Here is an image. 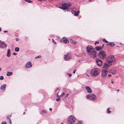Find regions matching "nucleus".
Masks as SVG:
<instances>
[{
    "label": "nucleus",
    "instance_id": "ea45409f",
    "mask_svg": "<svg viewBox=\"0 0 124 124\" xmlns=\"http://www.w3.org/2000/svg\"><path fill=\"white\" fill-rule=\"evenodd\" d=\"M13 54L14 55H16V54H17V53H13Z\"/></svg>",
    "mask_w": 124,
    "mask_h": 124
},
{
    "label": "nucleus",
    "instance_id": "4468645a",
    "mask_svg": "<svg viewBox=\"0 0 124 124\" xmlns=\"http://www.w3.org/2000/svg\"><path fill=\"white\" fill-rule=\"evenodd\" d=\"M60 41L63 42L64 43H67V42L69 43V41L68 39L66 38H63L60 40Z\"/></svg>",
    "mask_w": 124,
    "mask_h": 124
},
{
    "label": "nucleus",
    "instance_id": "f8f14e48",
    "mask_svg": "<svg viewBox=\"0 0 124 124\" xmlns=\"http://www.w3.org/2000/svg\"><path fill=\"white\" fill-rule=\"evenodd\" d=\"M97 64L99 66H101L102 64V61L99 58H97L96 60Z\"/></svg>",
    "mask_w": 124,
    "mask_h": 124
},
{
    "label": "nucleus",
    "instance_id": "6e6552de",
    "mask_svg": "<svg viewBox=\"0 0 124 124\" xmlns=\"http://www.w3.org/2000/svg\"><path fill=\"white\" fill-rule=\"evenodd\" d=\"M94 49L92 46L90 45L86 47V51L88 53L94 50Z\"/></svg>",
    "mask_w": 124,
    "mask_h": 124
},
{
    "label": "nucleus",
    "instance_id": "6ab92c4d",
    "mask_svg": "<svg viewBox=\"0 0 124 124\" xmlns=\"http://www.w3.org/2000/svg\"><path fill=\"white\" fill-rule=\"evenodd\" d=\"M60 91V90L58 88H57L55 91V93H56V94L57 95V97L59 98V95H58V93Z\"/></svg>",
    "mask_w": 124,
    "mask_h": 124
},
{
    "label": "nucleus",
    "instance_id": "c85d7f7f",
    "mask_svg": "<svg viewBox=\"0 0 124 124\" xmlns=\"http://www.w3.org/2000/svg\"><path fill=\"white\" fill-rule=\"evenodd\" d=\"M26 1L27 2H28L30 3L32 2V1L30 0H24Z\"/></svg>",
    "mask_w": 124,
    "mask_h": 124
},
{
    "label": "nucleus",
    "instance_id": "20e7f679",
    "mask_svg": "<svg viewBox=\"0 0 124 124\" xmlns=\"http://www.w3.org/2000/svg\"><path fill=\"white\" fill-rule=\"evenodd\" d=\"M98 55L100 57L103 59L107 57V55L106 53L103 51H100L98 53Z\"/></svg>",
    "mask_w": 124,
    "mask_h": 124
},
{
    "label": "nucleus",
    "instance_id": "9b49d317",
    "mask_svg": "<svg viewBox=\"0 0 124 124\" xmlns=\"http://www.w3.org/2000/svg\"><path fill=\"white\" fill-rule=\"evenodd\" d=\"M108 63H105L104 65H103V68L104 69H107L112 64H108Z\"/></svg>",
    "mask_w": 124,
    "mask_h": 124
},
{
    "label": "nucleus",
    "instance_id": "f03ea898",
    "mask_svg": "<svg viewBox=\"0 0 124 124\" xmlns=\"http://www.w3.org/2000/svg\"><path fill=\"white\" fill-rule=\"evenodd\" d=\"M115 61V57L112 55L108 57L106 59V63L111 64V63H114Z\"/></svg>",
    "mask_w": 124,
    "mask_h": 124
},
{
    "label": "nucleus",
    "instance_id": "ddd939ff",
    "mask_svg": "<svg viewBox=\"0 0 124 124\" xmlns=\"http://www.w3.org/2000/svg\"><path fill=\"white\" fill-rule=\"evenodd\" d=\"M71 58V54H68L66 55H64V58L66 60H68Z\"/></svg>",
    "mask_w": 124,
    "mask_h": 124
},
{
    "label": "nucleus",
    "instance_id": "f3484780",
    "mask_svg": "<svg viewBox=\"0 0 124 124\" xmlns=\"http://www.w3.org/2000/svg\"><path fill=\"white\" fill-rule=\"evenodd\" d=\"M85 88L87 90L88 93H91L92 92V91L91 89L89 86H86L85 87Z\"/></svg>",
    "mask_w": 124,
    "mask_h": 124
},
{
    "label": "nucleus",
    "instance_id": "4be33fe9",
    "mask_svg": "<svg viewBox=\"0 0 124 124\" xmlns=\"http://www.w3.org/2000/svg\"><path fill=\"white\" fill-rule=\"evenodd\" d=\"M113 43V42H109L108 44H107V45H110L112 47L113 46L115 45V44Z\"/></svg>",
    "mask_w": 124,
    "mask_h": 124
},
{
    "label": "nucleus",
    "instance_id": "a878e982",
    "mask_svg": "<svg viewBox=\"0 0 124 124\" xmlns=\"http://www.w3.org/2000/svg\"><path fill=\"white\" fill-rule=\"evenodd\" d=\"M102 41L106 43H109V42L107 40H106L105 39H103V40H102Z\"/></svg>",
    "mask_w": 124,
    "mask_h": 124
},
{
    "label": "nucleus",
    "instance_id": "864d4df0",
    "mask_svg": "<svg viewBox=\"0 0 124 124\" xmlns=\"http://www.w3.org/2000/svg\"><path fill=\"white\" fill-rule=\"evenodd\" d=\"M1 70V68H0V71Z\"/></svg>",
    "mask_w": 124,
    "mask_h": 124
},
{
    "label": "nucleus",
    "instance_id": "b1692460",
    "mask_svg": "<svg viewBox=\"0 0 124 124\" xmlns=\"http://www.w3.org/2000/svg\"><path fill=\"white\" fill-rule=\"evenodd\" d=\"M19 50V48L18 47H16L15 48V51L16 52H18Z\"/></svg>",
    "mask_w": 124,
    "mask_h": 124
},
{
    "label": "nucleus",
    "instance_id": "412c9836",
    "mask_svg": "<svg viewBox=\"0 0 124 124\" xmlns=\"http://www.w3.org/2000/svg\"><path fill=\"white\" fill-rule=\"evenodd\" d=\"M10 49H8L7 51V57H9L10 56Z\"/></svg>",
    "mask_w": 124,
    "mask_h": 124
},
{
    "label": "nucleus",
    "instance_id": "2eb2a0df",
    "mask_svg": "<svg viewBox=\"0 0 124 124\" xmlns=\"http://www.w3.org/2000/svg\"><path fill=\"white\" fill-rule=\"evenodd\" d=\"M32 64L31 62H29L26 64L25 67L26 68H29L32 67Z\"/></svg>",
    "mask_w": 124,
    "mask_h": 124
},
{
    "label": "nucleus",
    "instance_id": "c03bdc74",
    "mask_svg": "<svg viewBox=\"0 0 124 124\" xmlns=\"http://www.w3.org/2000/svg\"><path fill=\"white\" fill-rule=\"evenodd\" d=\"M19 40V39L18 38H16V40L17 41H18Z\"/></svg>",
    "mask_w": 124,
    "mask_h": 124
},
{
    "label": "nucleus",
    "instance_id": "c756f323",
    "mask_svg": "<svg viewBox=\"0 0 124 124\" xmlns=\"http://www.w3.org/2000/svg\"><path fill=\"white\" fill-rule=\"evenodd\" d=\"M41 55H39L38 56L36 57H35V58L36 59V58H41Z\"/></svg>",
    "mask_w": 124,
    "mask_h": 124
},
{
    "label": "nucleus",
    "instance_id": "4c0bfd02",
    "mask_svg": "<svg viewBox=\"0 0 124 124\" xmlns=\"http://www.w3.org/2000/svg\"><path fill=\"white\" fill-rule=\"evenodd\" d=\"M67 74L68 75V76L69 77H70L71 76V74H69L67 73Z\"/></svg>",
    "mask_w": 124,
    "mask_h": 124
},
{
    "label": "nucleus",
    "instance_id": "473e14b6",
    "mask_svg": "<svg viewBox=\"0 0 124 124\" xmlns=\"http://www.w3.org/2000/svg\"><path fill=\"white\" fill-rule=\"evenodd\" d=\"M1 124H7V123L6 122H3L1 123Z\"/></svg>",
    "mask_w": 124,
    "mask_h": 124
},
{
    "label": "nucleus",
    "instance_id": "39448f33",
    "mask_svg": "<svg viewBox=\"0 0 124 124\" xmlns=\"http://www.w3.org/2000/svg\"><path fill=\"white\" fill-rule=\"evenodd\" d=\"M86 97L87 99L92 101H94L96 99V96L93 94L87 95Z\"/></svg>",
    "mask_w": 124,
    "mask_h": 124
},
{
    "label": "nucleus",
    "instance_id": "72a5a7b5",
    "mask_svg": "<svg viewBox=\"0 0 124 124\" xmlns=\"http://www.w3.org/2000/svg\"><path fill=\"white\" fill-rule=\"evenodd\" d=\"M69 40H70V43H71L72 44V43H73V41L72 39H69Z\"/></svg>",
    "mask_w": 124,
    "mask_h": 124
},
{
    "label": "nucleus",
    "instance_id": "a19ab883",
    "mask_svg": "<svg viewBox=\"0 0 124 124\" xmlns=\"http://www.w3.org/2000/svg\"><path fill=\"white\" fill-rule=\"evenodd\" d=\"M68 95H69L68 93H67V94L65 96V97H67Z\"/></svg>",
    "mask_w": 124,
    "mask_h": 124
},
{
    "label": "nucleus",
    "instance_id": "2f4dec72",
    "mask_svg": "<svg viewBox=\"0 0 124 124\" xmlns=\"http://www.w3.org/2000/svg\"><path fill=\"white\" fill-rule=\"evenodd\" d=\"M4 78L3 77V76H1L0 77V79L1 80H2Z\"/></svg>",
    "mask_w": 124,
    "mask_h": 124
},
{
    "label": "nucleus",
    "instance_id": "680f3d73",
    "mask_svg": "<svg viewBox=\"0 0 124 124\" xmlns=\"http://www.w3.org/2000/svg\"><path fill=\"white\" fill-rule=\"evenodd\" d=\"M25 112H24V113H23V114H25Z\"/></svg>",
    "mask_w": 124,
    "mask_h": 124
},
{
    "label": "nucleus",
    "instance_id": "e433bc0d",
    "mask_svg": "<svg viewBox=\"0 0 124 124\" xmlns=\"http://www.w3.org/2000/svg\"><path fill=\"white\" fill-rule=\"evenodd\" d=\"M8 119H9V122L10 124H11V120L9 118H8Z\"/></svg>",
    "mask_w": 124,
    "mask_h": 124
},
{
    "label": "nucleus",
    "instance_id": "de8ad7c7",
    "mask_svg": "<svg viewBox=\"0 0 124 124\" xmlns=\"http://www.w3.org/2000/svg\"><path fill=\"white\" fill-rule=\"evenodd\" d=\"M104 44H102L101 47V48H102L103 47H104Z\"/></svg>",
    "mask_w": 124,
    "mask_h": 124
},
{
    "label": "nucleus",
    "instance_id": "58836bf2",
    "mask_svg": "<svg viewBox=\"0 0 124 124\" xmlns=\"http://www.w3.org/2000/svg\"><path fill=\"white\" fill-rule=\"evenodd\" d=\"M76 42L75 41H73V43L72 44H76Z\"/></svg>",
    "mask_w": 124,
    "mask_h": 124
},
{
    "label": "nucleus",
    "instance_id": "5701e85b",
    "mask_svg": "<svg viewBox=\"0 0 124 124\" xmlns=\"http://www.w3.org/2000/svg\"><path fill=\"white\" fill-rule=\"evenodd\" d=\"M7 75L8 76H10L13 74V73L12 72H7Z\"/></svg>",
    "mask_w": 124,
    "mask_h": 124
},
{
    "label": "nucleus",
    "instance_id": "603ef678",
    "mask_svg": "<svg viewBox=\"0 0 124 124\" xmlns=\"http://www.w3.org/2000/svg\"><path fill=\"white\" fill-rule=\"evenodd\" d=\"M112 74H115V73H113V72H112Z\"/></svg>",
    "mask_w": 124,
    "mask_h": 124
},
{
    "label": "nucleus",
    "instance_id": "6e6d98bb",
    "mask_svg": "<svg viewBox=\"0 0 124 124\" xmlns=\"http://www.w3.org/2000/svg\"><path fill=\"white\" fill-rule=\"evenodd\" d=\"M1 30V29L0 28V31Z\"/></svg>",
    "mask_w": 124,
    "mask_h": 124
},
{
    "label": "nucleus",
    "instance_id": "c9c22d12",
    "mask_svg": "<svg viewBox=\"0 0 124 124\" xmlns=\"http://www.w3.org/2000/svg\"><path fill=\"white\" fill-rule=\"evenodd\" d=\"M52 41L54 44H56V42L53 39H52Z\"/></svg>",
    "mask_w": 124,
    "mask_h": 124
},
{
    "label": "nucleus",
    "instance_id": "a18cd8bd",
    "mask_svg": "<svg viewBox=\"0 0 124 124\" xmlns=\"http://www.w3.org/2000/svg\"><path fill=\"white\" fill-rule=\"evenodd\" d=\"M76 70H74V71H73V73H74L75 74V71H76Z\"/></svg>",
    "mask_w": 124,
    "mask_h": 124
},
{
    "label": "nucleus",
    "instance_id": "1a4fd4ad",
    "mask_svg": "<svg viewBox=\"0 0 124 124\" xmlns=\"http://www.w3.org/2000/svg\"><path fill=\"white\" fill-rule=\"evenodd\" d=\"M101 73V77H105L107 75L108 71L107 70H102Z\"/></svg>",
    "mask_w": 124,
    "mask_h": 124
},
{
    "label": "nucleus",
    "instance_id": "9d476101",
    "mask_svg": "<svg viewBox=\"0 0 124 124\" xmlns=\"http://www.w3.org/2000/svg\"><path fill=\"white\" fill-rule=\"evenodd\" d=\"M91 75L92 76H95L97 75L98 74V70L95 69L92 70L91 72Z\"/></svg>",
    "mask_w": 124,
    "mask_h": 124
},
{
    "label": "nucleus",
    "instance_id": "a211bd4d",
    "mask_svg": "<svg viewBox=\"0 0 124 124\" xmlns=\"http://www.w3.org/2000/svg\"><path fill=\"white\" fill-rule=\"evenodd\" d=\"M6 85L4 84L0 87V89L2 90H5L6 89Z\"/></svg>",
    "mask_w": 124,
    "mask_h": 124
},
{
    "label": "nucleus",
    "instance_id": "f257e3e1",
    "mask_svg": "<svg viewBox=\"0 0 124 124\" xmlns=\"http://www.w3.org/2000/svg\"><path fill=\"white\" fill-rule=\"evenodd\" d=\"M71 5V4L70 2L66 3L63 2L62 4V7H59V8L63 10H66L67 11H69L70 9L69 8Z\"/></svg>",
    "mask_w": 124,
    "mask_h": 124
},
{
    "label": "nucleus",
    "instance_id": "bf43d9fd",
    "mask_svg": "<svg viewBox=\"0 0 124 124\" xmlns=\"http://www.w3.org/2000/svg\"><path fill=\"white\" fill-rule=\"evenodd\" d=\"M40 1H41L42 0H39Z\"/></svg>",
    "mask_w": 124,
    "mask_h": 124
},
{
    "label": "nucleus",
    "instance_id": "09e8293b",
    "mask_svg": "<svg viewBox=\"0 0 124 124\" xmlns=\"http://www.w3.org/2000/svg\"><path fill=\"white\" fill-rule=\"evenodd\" d=\"M108 77H110L111 76V74H109L108 75Z\"/></svg>",
    "mask_w": 124,
    "mask_h": 124
},
{
    "label": "nucleus",
    "instance_id": "0eeeda50",
    "mask_svg": "<svg viewBox=\"0 0 124 124\" xmlns=\"http://www.w3.org/2000/svg\"><path fill=\"white\" fill-rule=\"evenodd\" d=\"M7 46V45L4 42H1L0 43V48L2 49L6 48Z\"/></svg>",
    "mask_w": 124,
    "mask_h": 124
},
{
    "label": "nucleus",
    "instance_id": "cd10ccee",
    "mask_svg": "<svg viewBox=\"0 0 124 124\" xmlns=\"http://www.w3.org/2000/svg\"><path fill=\"white\" fill-rule=\"evenodd\" d=\"M46 113V111L44 110H42L41 112V114H42V113Z\"/></svg>",
    "mask_w": 124,
    "mask_h": 124
},
{
    "label": "nucleus",
    "instance_id": "f704fd0d",
    "mask_svg": "<svg viewBox=\"0 0 124 124\" xmlns=\"http://www.w3.org/2000/svg\"><path fill=\"white\" fill-rule=\"evenodd\" d=\"M60 98H58L56 99V100L58 102L60 101Z\"/></svg>",
    "mask_w": 124,
    "mask_h": 124
},
{
    "label": "nucleus",
    "instance_id": "79ce46f5",
    "mask_svg": "<svg viewBox=\"0 0 124 124\" xmlns=\"http://www.w3.org/2000/svg\"><path fill=\"white\" fill-rule=\"evenodd\" d=\"M11 115L7 116V118L8 119V118H9L10 117Z\"/></svg>",
    "mask_w": 124,
    "mask_h": 124
},
{
    "label": "nucleus",
    "instance_id": "393cba45",
    "mask_svg": "<svg viewBox=\"0 0 124 124\" xmlns=\"http://www.w3.org/2000/svg\"><path fill=\"white\" fill-rule=\"evenodd\" d=\"M110 109L109 108H108L107 109V112L108 113H110L111 112L109 110Z\"/></svg>",
    "mask_w": 124,
    "mask_h": 124
},
{
    "label": "nucleus",
    "instance_id": "aec40b11",
    "mask_svg": "<svg viewBox=\"0 0 124 124\" xmlns=\"http://www.w3.org/2000/svg\"><path fill=\"white\" fill-rule=\"evenodd\" d=\"M94 49H96L97 51H98L102 49V48L101 47L97 46L95 47Z\"/></svg>",
    "mask_w": 124,
    "mask_h": 124
},
{
    "label": "nucleus",
    "instance_id": "3c124183",
    "mask_svg": "<svg viewBox=\"0 0 124 124\" xmlns=\"http://www.w3.org/2000/svg\"><path fill=\"white\" fill-rule=\"evenodd\" d=\"M114 82L113 81H112L111 82V83L112 84H113L114 83Z\"/></svg>",
    "mask_w": 124,
    "mask_h": 124
},
{
    "label": "nucleus",
    "instance_id": "37998d69",
    "mask_svg": "<svg viewBox=\"0 0 124 124\" xmlns=\"http://www.w3.org/2000/svg\"><path fill=\"white\" fill-rule=\"evenodd\" d=\"M99 43V42L98 41H96L95 42V44L96 45V44H98Z\"/></svg>",
    "mask_w": 124,
    "mask_h": 124
},
{
    "label": "nucleus",
    "instance_id": "7c9ffc66",
    "mask_svg": "<svg viewBox=\"0 0 124 124\" xmlns=\"http://www.w3.org/2000/svg\"><path fill=\"white\" fill-rule=\"evenodd\" d=\"M65 93L64 92H63L60 95L59 97H61L63 95H65Z\"/></svg>",
    "mask_w": 124,
    "mask_h": 124
},
{
    "label": "nucleus",
    "instance_id": "49530a36",
    "mask_svg": "<svg viewBox=\"0 0 124 124\" xmlns=\"http://www.w3.org/2000/svg\"><path fill=\"white\" fill-rule=\"evenodd\" d=\"M4 33H6V32H8V31H4Z\"/></svg>",
    "mask_w": 124,
    "mask_h": 124
},
{
    "label": "nucleus",
    "instance_id": "423d86ee",
    "mask_svg": "<svg viewBox=\"0 0 124 124\" xmlns=\"http://www.w3.org/2000/svg\"><path fill=\"white\" fill-rule=\"evenodd\" d=\"M88 54L91 57L94 58L96 57L97 52L94 50H93Z\"/></svg>",
    "mask_w": 124,
    "mask_h": 124
},
{
    "label": "nucleus",
    "instance_id": "13d9d810",
    "mask_svg": "<svg viewBox=\"0 0 124 124\" xmlns=\"http://www.w3.org/2000/svg\"><path fill=\"white\" fill-rule=\"evenodd\" d=\"M61 124H63L62 123H61Z\"/></svg>",
    "mask_w": 124,
    "mask_h": 124
},
{
    "label": "nucleus",
    "instance_id": "8fccbe9b",
    "mask_svg": "<svg viewBox=\"0 0 124 124\" xmlns=\"http://www.w3.org/2000/svg\"><path fill=\"white\" fill-rule=\"evenodd\" d=\"M49 110L51 111L52 110V109L51 108H50L49 109Z\"/></svg>",
    "mask_w": 124,
    "mask_h": 124
},
{
    "label": "nucleus",
    "instance_id": "4d7b16f0",
    "mask_svg": "<svg viewBox=\"0 0 124 124\" xmlns=\"http://www.w3.org/2000/svg\"><path fill=\"white\" fill-rule=\"evenodd\" d=\"M78 62H80V61L79 60V61H78Z\"/></svg>",
    "mask_w": 124,
    "mask_h": 124
},
{
    "label": "nucleus",
    "instance_id": "5fc2aeb1",
    "mask_svg": "<svg viewBox=\"0 0 124 124\" xmlns=\"http://www.w3.org/2000/svg\"><path fill=\"white\" fill-rule=\"evenodd\" d=\"M119 91V89H118L117 90V91Z\"/></svg>",
    "mask_w": 124,
    "mask_h": 124
},
{
    "label": "nucleus",
    "instance_id": "bb28decb",
    "mask_svg": "<svg viewBox=\"0 0 124 124\" xmlns=\"http://www.w3.org/2000/svg\"><path fill=\"white\" fill-rule=\"evenodd\" d=\"M76 124H82V122L81 121H79Z\"/></svg>",
    "mask_w": 124,
    "mask_h": 124
},
{
    "label": "nucleus",
    "instance_id": "dca6fc26",
    "mask_svg": "<svg viewBox=\"0 0 124 124\" xmlns=\"http://www.w3.org/2000/svg\"><path fill=\"white\" fill-rule=\"evenodd\" d=\"M70 9L71 10V11L72 14H74V15L75 16H78V15L79 13V11H76L74 10H73L71 8Z\"/></svg>",
    "mask_w": 124,
    "mask_h": 124
},
{
    "label": "nucleus",
    "instance_id": "7ed1b4c3",
    "mask_svg": "<svg viewBox=\"0 0 124 124\" xmlns=\"http://www.w3.org/2000/svg\"><path fill=\"white\" fill-rule=\"evenodd\" d=\"M76 119L73 116L70 115L67 118L68 124H74L75 123Z\"/></svg>",
    "mask_w": 124,
    "mask_h": 124
},
{
    "label": "nucleus",
    "instance_id": "052dcab7",
    "mask_svg": "<svg viewBox=\"0 0 124 124\" xmlns=\"http://www.w3.org/2000/svg\"><path fill=\"white\" fill-rule=\"evenodd\" d=\"M91 1V0H89V1Z\"/></svg>",
    "mask_w": 124,
    "mask_h": 124
}]
</instances>
